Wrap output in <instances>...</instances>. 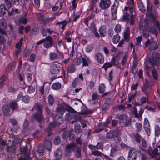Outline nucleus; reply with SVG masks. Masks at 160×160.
<instances>
[{"label":"nucleus","mask_w":160,"mask_h":160,"mask_svg":"<svg viewBox=\"0 0 160 160\" xmlns=\"http://www.w3.org/2000/svg\"><path fill=\"white\" fill-rule=\"evenodd\" d=\"M126 6L123 9V20H134L136 19L134 0H127Z\"/></svg>","instance_id":"nucleus-2"},{"label":"nucleus","mask_w":160,"mask_h":160,"mask_svg":"<svg viewBox=\"0 0 160 160\" xmlns=\"http://www.w3.org/2000/svg\"><path fill=\"white\" fill-rule=\"evenodd\" d=\"M112 118L111 117L109 118L105 122L104 124V125L106 127L108 125L110 124L111 122Z\"/></svg>","instance_id":"nucleus-63"},{"label":"nucleus","mask_w":160,"mask_h":160,"mask_svg":"<svg viewBox=\"0 0 160 160\" xmlns=\"http://www.w3.org/2000/svg\"><path fill=\"white\" fill-rule=\"evenodd\" d=\"M61 142V138L60 137L56 136L55 137L54 143L55 145H58Z\"/></svg>","instance_id":"nucleus-45"},{"label":"nucleus","mask_w":160,"mask_h":160,"mask_svg":"<svg viewBox=\"0 0 160 160\" xmlns=\"http://www.w3.org/2000/svg\"><path fill=\"white\" fill-rule=\"evenodd\" d=\"M114 59V58L112 59L111 62H106L104 64L103 67L105 69H107L108 68L111 67L113 65H114L115 64Z\"/></svg>","instance_id":"nucleus-23"},{"label":"nucleus","mask_w":160,"mask_h":160,"mask_svg":"<svg viewBox=\"0 0 160 160\" xmlns=\"http://www.w3.org/2000/svg\"><path fill=\"white\" fill-rule=\"evenodd\" d=\"M76 147V145L75 143L68 144L66 147V152L68 153H70L74 151Z\"/></svg>","instance_id":"nucleus-15"},{"label":"nucleus","mask_w":160,"mask_h":160,"mask_svg":"<svg viewBox=\"0 0 160 160\" xmlns=\"http://www.w3.org/2000/svg\"><path fill=\"white\" fill-rule=\"evenodd\" d=\"M95 58L98 62L100 64H102L104 62V58L103 55L100 52H97L95 54Z\"/></svg>","instance_id":"nucleus-14"},{"label":"nucleus","mask_w":160,"mask_h":160,"mask_svg":"<svg viewBox=\"0 0 160 160\" xmlns=\"http://www.w3.org/2000/svg\"><path fill=\"white\" fill-rule=\"evenodd\" d=\"M136 44L139 47H140L141 45L140 42L142 40V37L141 36H139L136 38Z\"/></svg>","instance_id":"nucleus-49"},{"label":"nucleus","mask_w":160,"mask_h":160,"mask_svg":"<svg viewBox=\"0 0 160 160\" xmlns=\"http://www.w3.org/2000/svg\"><path fill=\"white\" fill-rule=\"evenodd\" d=\"M33 108L37 111V112L32 115V117L39 123L44 122V118L42 114V106L38 103H36L34 105Z\"/></svg>","instance_id":"nucleus-3"},{"label":"nucleus","mask_w":160,"mask_h":160,"mask_svg":"<svg viewBox=\"0 0 160 160\" xmlns=\"http://www.w3.org/2000/svg\"><path fill=\"white\" fill-rule=\"evenodd\" d=\"M147 153L152 158L156 155H159V154L158 153V149L157 148H155L153 151L148 150Z\"/></svg>","instance_id":"nucleus-22"},{"label":"nucleus","mask_w":160,"mask_h":160,"mask_svg":"<svg viewBox=\"0 0 160 160\" xmlns=\"http://www.w3.org/2000/svg\"><path fill=\"white\" fill-rule=\"evenodd\" d=\"M147 12L150 18L152 19H157L158 15L155 10L154 6L148 4L147 6Z\"/></svg>","instance_id":"nucleus-8"},{"label":"nucleus","mask_w":160,"mask_h":160,"mask_svg":"<svg viewBox=\"0 0 160 160\" xmlns=\"http://www.w3.org/2000/svg\"><path fill=\"white\" fill-rule=\"evenodd\" d=\"M8 11L6 9L5 5L4 4H2L0 6V13L1 14L4 15L5 14L6 12Z\"/></svg>","instance_id":"nucleus-28"},{"label":"nucleus","mask_w":160,"mask_h":160,"mask_svg":"<svg viewBox=\"0 0 160 160\" xmlns=\"http://www.w3.org/2000/svg\"><path fill=\"white\" fill-rule=\"evenodd\" d=\"M152 23L154 25H156L158 27V29L160 30V24L158 21H152Z\"/></svg>","instance_id":"nucleus-64"},{"label":"nucleus","mask_w":160,"mask_h":160,"mask_svg":"<svg viewBox=\"0 0 160 160\" xmlns=\"http://www.w3.org/2000/svg\"><path fill=\"white\" fill-rule=\"evenodd\" d=\"M65 35V39L68 42H71V38L70 37V36H71V33L69 32H66Z\"/></svg>","instance_id":"nucleus-40"},{"label":"nucleus","mask_w":160,"mask_h":160,"mask_svg":"<svg viewBox=\"0 0 160 160\" xmlns=\"http://www.w3.org/2000/svg\"><path fill=\"white\" fill-rule=\"evenodd\" d=\"M36 57V55L34 53H32L29 56V60L31 62L35 61Z\"/></svg>","instance_id":"nucleus-41"},{"label":"nucleus","mask_w":160,"mask_h":160,"mask_svg":"<svg viewBox=\"0 0 160 160\" xmlns=\"http://www.w3.org/2000/svg\"><path fill=\"white\" fill-rule=\"evenodd\" d=\"M74 129L75 132L77 134H78L81 132V127L79 123H76L75 124Z\"/></svg>","instance_id":"nucleus-25"},{"label":"nucleus","mask_w":160,"mask_h":160,"mask_svg":"<svg viewBox=\"0 0 160 160\" xmlns=\"http://www.w3.org/2000/svg\"><path fill=\"white\" fill-rule=\"evenodd\" d=\"M35 90V87L29 86L28 89V92L30 93L33 92Z\"/></svg>","instance_id":"nucleus-56"},{"label":"nucleus","mask_w":160,"mask_h":160,"mask_svg":"<svg viewBox=\"0 0 160 160\" xmlns=\"http://www.w3.org/2000/svg\"><path fill=\"white\" fill-rule=\"evenodd\" d=\"M121 26L120 24L117 25L115 28V31L117 33H118L121 30Z\"/></svg>","instance_id":"nucleus-52"},{"label":"nucleus","mask_w":160,"mask_h":160,"mask_svg":"<svg viewBox=\"0 0 160 160\" xmlns=\"http://www.w3.org/2000/svg\"><path fill=\"white\" fill-rule=\"evenodd\" d=\"M111 4V0H101L99 3V6L102 9L108 8Z\"/></svg>","instance_id":"nucleus-12"},{"label":"nucleus","mask_w":160,"mask_h":160,"mask_svg":"<svg viewBox=\"0 0 160 160\" xmlns=\"http://www.w3.org/2000/svg\"><path fill=\"white\" fill-rule=\"evenodd\" d=\"M6 35V31L0 28V44H2L5 41L4 37Z\"/></svg>","instance_id":"nucleus-19"},{"label":"nucleus","mask_w":160,"mask_h":160,"mask_svg":"<svg viewBox=\"0 0 160 160\" xmlns=\"http://www.w3.org/2000/svg\"><path fill=\"white\" fill-rule=\"evenodd\" d=\"M66 110L73 113L76 112L72 107L66 104L58 105L56 108V113L54 116L55 120L57 124H61L63 123L62 115Z\"/></svg>","instance_id":"nucleus-1"},{"label":"nucleus","mask_w":160,"mask_h":160,"mask_svg":"<svg viewBox=\"0 0 160 160\" xmlns=\"http://www.w3.org/2000/svg\"><path fill=\"white\" fill-rule=\"evenodd\" d=\"M45 39V40L43 44V47L47 49L52 47L53 43L52 38L51 36H48Z\"/></svg>","instance_id":"nucleus-13"},{"label":"nucleus","mask_w":160,"mask_h":160,"mask_svg":"<svg viewBox=\"0 0 160 160\" xmlns=\"http://www.w3.org/2000/svg\"><path fill=\"white\" fill-rule=\"evenodd\" d=\"M109 48V51L111 54L113 56H114L116 54V48L112 45H111Z\"/></svg>","instance_id":"nucleus-34"},{"label":"nucleus","mask_w":160,"mask_h":160,"mask_svg":"<svg viewBox=\"0 0 160 160\" xmlns=\"http://www.w3.org/2000/svg\"><path fill=\"white\" fill-rule=\"evenodd\" d=\"M134 138L138 142H139L140 140L141 136L138 133H136L134 134Z\"/></svg>","instance_id":"nucleus-50"},{"label":"nucleus","mask_w":160,"mask_h":160,"mask_svg":"<svg viewBox=\"0 0 160 160\" xmlns=\"http://www.w3.org/2000/svg\"><path fill=\"white\" fill-rule=\"evenodd\" d=\"M54 156L57 160H59L62 157V153L60 151L54 152Z\"/></svg>","instance_id":"nucleus-33"},{"label":"nucleus","mask_w":160,"mask_h":160,"mask_svg":"<svg viewBox=\"0 0 160 160\" xmlns=\"http://www.w3.org/2000/svg\"><path fill=\"white\" fill-rule=\"evenodd\" d=\"M61 87V84L58 82L54 83L52 86V88L54 90H57L60 89Z\"/></svg>","instance_id":"nucleus-29"},{"label":"nucleus","mask_w":160,"mask_h":160,"mask_svg":"<svg viewBox=\"0 0 160 160\" xmlns=\"http://www.w3.org/2000/svg\"><path fill=\"white\" fill-rule=\"evenodd\" d=\"M120 37L118 34L114 35L112 38V41L114 43H117L119 41Z\"/></svg>","instance_id":"nucleus-38"},{"label":"nucleus","mask_w":160,"mask_h":160,"mask_svg":"<svg viewBox=\"0 0 160 160\" xmlns=\"http://www.w3.org/2000/svg\"><path fill=\"white\" fill-rule=\"evenodd\" d=\"M148 21H140L139 23V28L140 29H142L144 28L145 29H146L148 28Z\"/></svg>","instance_id":"nucleus-21"},{"label":"nucleus","mask_w":160,"mask_h":160,"mask_svg":"<svg viewBox=\"0 0 160 160\" xmlns=\"http://www.w3.org/2000/svg\"><path fill=\"white\" fill-rule=\"evenodd\" d=\"M152 67L149 66L148 64H146L144 68L148 74L151 78H152V76L154 79L157 80L158 77L157 72L155 69L154 68H153Z\"/></svg>","instance_id":"nucleus-6"},{"label":"nucleus","mask_w":160,"mask_h":160,"mask_svg":"<svg viewBox=\"0 0 160 160\" xmlns=\"http://www.w3.org/2000/svg\"><path fill=\"white\" fill-rule=\"evenodd\" d=\"M94 82L93 81H90L88 85V88H89L90 89H92L94 85Z\"/></svg>","instance_id":"nucleus-58"},{"label":"nucleus","mask_w":160,"mask_h":160,"mask_svg":"<svg viewBox=\"0 0 160 160\" xmlns=\"http://www.w3.org/2000/svg\"><path fill=\"white\" fill-rule=\"evenodd\" d=\"M99 32L102 36L103 37L105 36L106 33V28L105 26H101L99 29Z\"/></svg>","instance_id":"nucleus-27"},{"label":"nucleus","mask_w":160,"mask_h":160,"mask_svg":"<svg viewBox=\"0 0 160 160\" xmlns=\"http://www.w3.org/2000/svg\"><path fill=\"white\" fill-rule=\"evenodd\" d=\"M104 100L105 103L108 105H109L112 103V100L109 98H107Z\"/></svg>","instance_id":"nucleus-51"},{"label":"nucleus","mask_w":160,"mask_h":160,"mask_svg":"<svg viewBox=\"0 0 160 160\" xmlns=\"http://www.w3.org/2000/svg\"><path fill=\"white\" fill-rule=\"evenodd\" d=\"M68 71L70 73H72L75 71V66L71 65L68 67Z\"/></svg>","instance_id":"nucleus-46"},{"label":"nucleus","mask_w":160,"mask_h":160,"mask_svg":"<svg viewBox=\"0 0 160 160\" xmlns=\"http://www.w3.org/2000/svg\"><path fill=\"white\" fill-rule=\"evenodd\" d=\"M105 89V86L104 84H102L100 85L99 88V91L101 94L104 92Z\"/></svg>","instance_id":"nucleus-36"},{"label":"nucleus","mask_w":160,"mask_h":160,"mask_svg":"<svg viewBox=\"0 0 160 160\" xmlns=\"http://www.w3.org/2000/svg\"><path fill=\"white\" fill-rule=\"evenodd\" d=\"M48 102L49 105L52 106L54 102V98L52 96L49 95L48 96Z\"/></svg>","instance_id":"nucleus-39"},{"label":"nucleus","mask_w":160,"mask_h":160,"mask_svg":"<svg viewBox=\"0 0 160 160\" xmlns=\"http://www.w3.org/2000/svg\"><path fill=\"white\" fill-rule=\"evenodd\" d=\"M0 27L2 28L7 29V26L6 21H0Z\"/></svg>","instance_id":"nucleus-43"},{"label":"nucleus","mask_w":160,"mask_h":160,"mask_svg":"<svg viewBox=\"0 0 160 160\" xmlns=\"http://www.w3.org/2000/svg\"><path fill=\"white\" fill-rule=\"evenodd\" d=\"M56 25H59L60 27L61 26L62 29L64 30L67 25V22L66 21H63L57 23Z\"/></svg>","instance_id":"nucleus-37"},{"label":"nucleus","mask_w":160,"mask_h":160,"mask_svg":"<svg viewBox=\"0 0 160 160\" xmlns=\"http://www.w3.org/2000/svg\"><path fill=\"white\" fill-rule=\"evenodd\" d=\"M136 65L135 64H133L130 70L131 73H132L134 76H135L136 73L137 72V70L136 69Z\"/></svg>","instance_id":"nucleus-42"},{"label":"nucleus","mask_w":160,"mask_h":160,"mask_svg":"<svg viewBox=\"0 0 160 160\" xmlns=\"http://www.w3.org/2000/svg\"><path fill=\"white\" fill-rule=\"evenodd\" d=\"M75 156L77 158L81 157V148L79 146L76 147Z\"/></svg>","instance_id":"nucleus-31"},{"label":"nucleus","mask_w":160,"mask_h":160,"mask_svg":"<svg viewBox=\"0 0 160 160\" xmlns=\"http://www.w3.org/2000/svg\"><path fill=\"white\" fill-rule=\"evenodd\" d=\"M60 70L61 68L58 64L52 63L51 65L50 68V73L57 78L61 76L60 74Z\"/></svg>","instance_id":"nucleus-7"},{"label":"nucleus","mask_w":160,"mask_h":160,"mask_svg":"<svg viewBox=\"0 0 160 160\" xmlns=\"http://www.w3.org/2000/svg\"><path fill=\"white\" fill-rule=\"evenodd\" d=\"M50 59L51 60L60 59L62 58V53L57 49V52H51L49 54Z\"/></svg>","instance_id":"nucleus-11"},{"label":"nucleus","mask_w":160,"mask_h":160,"mask_svg":"<svg viewBox=\"0 0 160 160\" xmlns=\"http://www.w3.org/2000/svg\"><path fill=\"white\" fill-rule=\"evenodd\" d=\"M130 34V28L129 27H127L123 33L124 39L126 42H128L129 40Z\"/></svg>","instance_id":"nucleus-16"},{"label":"nucleus","mask_w":160,"mask_h":160,"mask_svg":"<svg viewBox=\"0 0 160 160\" xmlns=\"http://www.w3.org/2000/svg\"><path fill=\"white\" fill-rule=\"evenodd\" d=\"M91 154L94 155L100 156L102 155L103 153L98 150H96L92 152Z\"/></svg>","instance_id":"nucleus-55"},{"label":"nucleus","mask_w":160,"mask_h":160,"mask_svg":"<svg viewBox=\"0 0 160 160\" xmlns=\"http://www.w3.org/2000/svg\"><path fill=\"white\" fill-rule=\"evenodd\" d=\"M69 133L65 131L63 132L62 137L64 139H67L68 136H69Z\"/></svg>","instance_id":"nucleus-61"},{"label":"nucleus","mask_w":160,"mask_h":160,"mask_svg":"<svg viewBox=\"0 0 160 160\" xmlns=\"http://www.w3.org/2000/svg\"><path fill=\"white\" fill-rule=\"evenodd\" d=\"M36 16L37 19L39 20H44L45 19V17L44 15L42 13H37Z\"/></svg>","instance_id":"nucleus-44"},{"label":"nucleus","mask_w":160,"mask_h":160,"mask_svg":"<svg viewBox=\"0 0 160 160\" xmlns=\"http://www.w3.org/2000/svg\"><path fill=\"white\" fill-rule=\"evenodd\" d=\"M69 140L72 141H73L75 138V135L73 133H69Z\"/></svg>","instance_id":"nucleus-59"},{"label":"nucleus","mask_w":160,"mask_h":160,"mask_svg":"<svg viewBox=\"0 0 160 160\" xmlns=\"http://www.w3.org/2000/svg\"><path fill=\"white\" fill-rule=\"evenodd\" d=\"M93 48V47L92 45H88L86 47V49L87 52H89L92 50Z\"/></svg>","instance_id":"nucleus-62"},{"label":"nucleus","mask_w":160,"mask_h":160,"mask_svg":"<svg viewBox=\"0 0 160 160\" xmlns=\"http://www.w3.org/2000/svg\"><path fill=\"white\" fill-rule=\"evenodd\" d=\"M98 96L99 95H98L97 92H93L92 93V100L94 101L96 100Z\"/></svg>","instance_id":"nucleus-53"},{"label":"nucleus","mask_w":160,"mask_h":160,"mask_svg":"<svg viewBox=\"0 0 160 160\" xmlns=\"http://www.w3.org/2000/svg\"><path fill=\"white\" fill-rule=\"evenodd\" d=\"M20 151L24 155V157L20 158L19 160H29L31 159V157L29 156V151L28 150L26 146L21 148Z\"/></svg>","instance_id":"nucleus-10"},{"label":"nucleus","mask_w":160,"mask_h":160,"mask_svg":"<svg viewBox=\"0 0 160 160\" xmlns=\"http://www.w3.org/2000/svg\"><path fill=\"white\" fill-rule=\"evenodd\" d=\"M10 108H11L13 111L14 110H17L18 109V105L17 103L15 101H13L11 102L9 104ZM13 112H12V113Z\"/></svg>","instance_id":"nucleus-26"},{"label":"nucleus","mask_w":160,"mask_h":160,"mask_svg":"<svg viewBox=\"0 0 160 160\" xmlns=\"http://www.w3.org/2000/svg\"><path fill=\"white\" fill-rule=\"evenodd\" d=\"M2 110L4 115L8 116L10 115V108L8 105H4L2 107Z\"/></svg>","instance_id":"nucleus-20"},{"label":"nucleus","mask_w":160,"mask_h":160,"mask_svg":"<svg viewBox=\"0 0 160 160\" xmlns=\"http://www.w3.org/2000/svg\"><path fill=\"white\" fill-rule=\"evenodd\" d=\"M149 126H150L148 120L147 118H145L144 120L143 127H145Z\"/></svg>","instance_id":"nucleus-60"},{"label":"nucleus","mask_w":160,"mask_h":160,"mask_svg":"<svg viewBox=\"0 0 160 160\" xmlns=\"http://www.w3.org/2000/svg\"><path fill=\"white\" fill-rule=\"evenodd\" d=\"M136 131L137 132L141 131L142 128V124L139 122H136L135 124Z\"/></svg>","instance_id":"nucleus-30"},{"label":"nucleus","mask_w":160,"mask_h":160,"mask_svg":"<svg viewBox=\"0 0 160 160\" xmlns=\"http://www.w3.org/2000/svg\"><path fill=\"white\" fill-rule=\"evenodd\" d=\"M56 124L55 123L53 122L50 123L48 125L47 129L46 130V132L49 133L47 135L48 137L52 134V133L51 132L52 129L54 128Z\"/></svg>","instance_id":"nucleus-18"},{"label":"nucleus","mask_w":160,"mask_h":160,"mask_svg":"<svg viewBox=\"0 0 160 160\" xmlns=\"http://www.w3.org/2000/svg\"><path fill=\"white\" fill-rule=\"evenodd\" d=\"M118 118L124 122H126L127 121V117L124 114H120L118 116Z\"/></svg>","instance_id":"nucleus-32"},{"label":"nucleus","mask_w":160,"mask_h":160,"mask_svg":"<svg viewBox=\"0 0 160 160\" xmlns=\"http://www.w3.org/2000/svg\"><path fill=\"white\" fill-rule=\"evenodd\" d=\"M22 101L26 103H28L29 101V98L28 96H23Z\"/></svg>","instance_id":"nucleus-54"},{"label":"nucleus","mask_w":160,"mask_h":160,"mask_svg":"<svg viewBox=\"0 0 160 160\" xmlns=\"http://www.w3.org/2000/svg\"><path fill=\"white\" fill-rule=\"evenodd\" d=\"M7 151L8 152L13 153L15 152V150L12 146H8L6 148Z\"/></svg>","instance_id":"nucleus-47"},{"label":"nucleus","mask_w":160,"mask_h":160,"mask_svg":"<svg viewBox=\"0 0 160 160\" xmlns=\"http://www.w3.org/2000/svg\"><path fill=\"white\" fill-rule=\"evenodd\" d=\"M160 134V128L156 125L155 127V134L156 137H158Z\"/></svg>","instance_id":"nucleus-35"},{"label":"nucleus","mask_w":160,"mask_h":160,"mask_svg":"<svg viewBox=\"0 0 160 160\" xmlns=\"http://www.w3.org/2000/svg\"><path fill=\"white\" fill-rule=\"evenodd\" d=\"M118 135L117 132L115 131L111 130L107 133L106 137L108 139L113 138Z\"/></svg>","instance_id":"nucleus-17"},{"label":"nucleus","mask_w":160,"mask_h":160,"mask_svg":"<svg viewBox=\"0 0 160 160\" xmlns=\"http://www.w3.org/2000/svg\"><path fill=\"white\" fill-rule=\"evenodd\" d=\"M41 32L43 36H47V28L45 29L43 28H42L41 29Z\"/></svg>","instance_id":"nucleus-57"},{"label":"nucleus","mask_w":160,"mask_h":160,"mask_svg":"<svg viewBox=\"0 0 160 160\" xmlns=\"http://www.w3.org/2000/svg\"><path fill=\"white\" fill-rule=\"evenodd\" d=\"M141 152L140 150H136L134 148L131 149L128 155V160H136L137 156L141 155Z\"/></svg>","instance_id":"nucleus-9"},{"label":"nucleus","mask_w":160,"mask_h":160,"mask_svg":"<svg viewBox=\"0 0 160 160\" xmlns=\"http://www.w3.org/2000/svg\"><path fill=\"white\" fill-rule=\"evenodd\" d=\"M145 131L148 136H149L151 133L150 126L144 127Z\"/></svg>","instance_id":"nucleus-48"},{"label":"nucleus","mask_w":160,"mask_h":160,"mask_svg":"<svg viewBox=\"0 0 160 160\" xmlns=\"http://www.w3.org/2000/svg\"><path fill=\"white\" fill-rule=\"evenodd\" d=\"M139 10L142 12L145 11V8L144 7L142 2L140 0L137 2Z\"/></svg>","instance_id":"nucleus-24"},{"label":"nucleus","mask_w":160,"mask_h":160,"mask_svg":"<svg viewBox=\"0 0 160 160\" xmlns=\"http://www.w3.org/2000/svg\"><path fill=\"white\" fill-rule=\"evenodd\" d=\"M159 43L153 38H148L144 43V48H148L151 52L156 50L158 49Z\"/></svg>","instance_id":"nucleus-4"},{"label":"nucleus","mask_w":160,"mask_h":160,"mask_svg":"<svg viewBox=\"0 0 160 160\" xmlns=\"http://www.w3.org/2000/svg\"><path fill=\"white\" fill-rule=\"evenodd\" d=\"M160 63V53L156 52H153L152 53V57L149 58L147 64L149 66H152L154 65L158 66Z\"/></svg>","instance_id":"nucleus-5"}]
</instances>
